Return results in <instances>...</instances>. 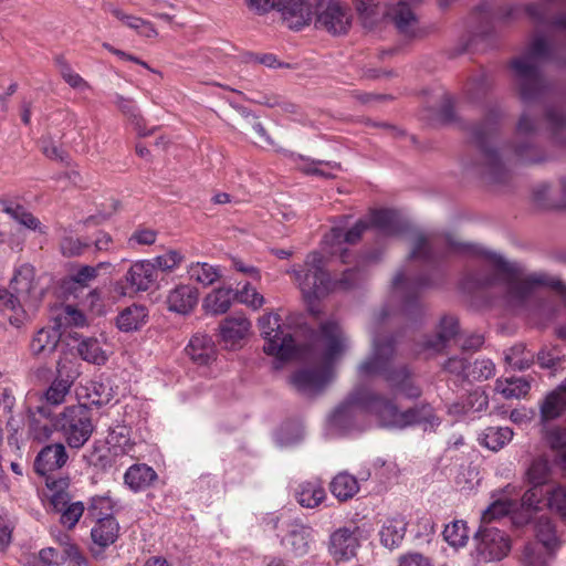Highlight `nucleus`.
<instances>
[{
	"label": "nucleus",
	"instance_id": "1",
	"mask_svg": "<svg viewBox=\"0 0 566 566\" xmlns=\"http://www.w3.org/2000/svg\"><path fill=\"white\" fill-rule=\"evenodd\" d=\"M462 252L483 256L493 268V273L482 270L469 274L463 284L468 289H486L497 284L505 286V302L510 307H523L535 296L537 287L547 286L559 292L566 303V287L559 279L546 273L524 275L517 263L506 261L502 255L473 244L459 243L452 238L446 239V247L439 244L437 237L417 232L408 260H419L426 264H434L447 258L450 252Z\"/></svg>",
	"mask_w": 566,
	"mask_h": 566
},
{
	"label": "nucleus",
	"instance_id": "2",
	"mask_svg": "<svg viewBox=\"0 0 566 566\" xmlns=\"http://www.w3.org/2000/svg\"><path fill=\"white\" fill-rule=\"evenodd\" d=\"M359 413L373 416L380 427L389 429L423 426L427 430L440 424V419L430 403L416 405L401 411L394 398L364 385L354 387L333 411L329 423L340 431H346L355 424Z\"/></svg>",
	"mask_w": 566,
	"mask_h": 566
},
{
	"label": "nucleus",
	"instance_id": "3",
	"mask_svg": "<svg viewBox=\"0 0 566 566\" xmlns=\"http://www.w3.org/2000/svg\"><path fill=\"white\" fill-rule=\"evenodd\" d=\"M391 315L387 306L382 307L374 317L371 324V350L369 355L357 366V376L368 379L381 377L395 395L409 400L421 397L422 389L415 381L413 373L408 365L395 366L396 339L394 336L385 339L378 335L380 325Z\"/></svg>",
	"mask_w": 566,
	"mask_h": 566
},
{
	"label": "nucleus",
	"instance_id": "4",
	"mask_svg": "<svg viewBox=\"0 0 566 566\" xmlns=\"http://www.w3.org/2000/svg\"><path fill=\"white\" fill-rule=\"evenodd\" d=\"M542 61L566 64V56H559L544 38L537 36L531 43L528 52L511 63L518 82L520 98L524 104L539 101L549 90V84L541 71Z\"/></svg>",
	"mask_w": 566,
	"mask_h": 566
},
{
	"label": "nucleus",
	"instance_id": "5",
	"mask_svg": "<svg viewBox=\"0 0 566 566\" xmlns=\"http://www.w3.org/2000/svg\"><path fill=\"white\" fill-rule=\"evenodd\" d=\"M289 273L294 275L295 282L307 300L321 298L334 291H348L355 287L360 279L359 270L347 269L339 280H332L325 270L324 256L316 251L307 254L303 268H293Z\"/></svg>",
	"mask_w": 566,
	"mask_h": 566
},
{
	"label": "nucleus",
	"instance_id": "6",
	"mask_svg": "<svg viewBox=\"0 0 566 566\" xmlns=\"http://www.w3.org/2000/svg\"><path fill=\"white\" fill-rule=\"evenodd\" d=\"M421 1L399 0L394 7L382 8L376 0H355V7L366 27L371 28L380 17L388 18L400 33L411 36L415 34L418 22L412 6L419 4Z\"/></svg>",
	"mask_w": 566,
	"mask_h": 566
},
{
	"label": "nucleus",
	"instance_id": "7",
	"mask_svg": "<svg viewBox=\"0 0 566 566\" xmlns=\"http://www.w3.org/2000/svg\"><path fill=\"white\" fill-rule=\"evenodd\" d=\"M315 357L323 365H334L349 348V338L335 319L322 322L312 334Z\"/></svg>",
	"mask_w": 566,
	"mask_h": 566
},
{
	"label": "nucleus",
	"instance_id": "8",
	"mask_svg": "<svg viewBox=\"0 0 566 566\" xmlns=\"http://www.w3.org/2000/svg\"><path fill=\"white\" fill-rule=\"evenodd\" d=\"M502 116L500 108H490L484 119L472 128L471 136L473 143L481 150L490 178L495 181H502L505 170L497 151L490 147V143L496 136L499 122Z\"/></svg>",
	"mask_w": 566,
	"mask_h": 566
},
{
	"label": "nucleus",
	"instance_id": "9",
	"mask_svg": "<svg viewBox=\"0 0 566 566\" xmlns=\"http://www.w3.org/2000/svg\"><path fill=\"white\" fill-rule=\"evenodd\" d=\"M54 426L71 449H81L95 429L90 408L81 403L65 407Z\"/></svg>",
	"mask_w": 566,
	"mask_h": 566
},
{
	"label": "nucleus",
	"instance_id": "10",
	"mask_svg": "<svg viewBox=\"0 0 566 566\" xmlns=\"http://www.w3.org/2000/svg\"><path fill=\"white\" fill-rule=\"evenodd\" d=\"M261 337L264 339L263 350L266 355L280 360L291 359L296 353L295 340L290 327L282 322L276 313H266L258 321Z\"/></svg>",
	"mask_w": 566,
	"mask_h": 566
},
{
	"label": "nucleus",
	"instance_id": "11",
	"mask_svg": "<svg viewBox=\"0 0 566 566\" xmlns=\"http://www.w3.org/2000/svg\"><path fill=\"white\" fill-rule=\"evenodd\" d=\"M251 9L265 13L277 9L290 29L301 30L312 21V8L308 0H247Z\"/></svg>",
	"mask_w": 566,
	"mask_h": 566
},
{
	"label": "nucleus",
	"instance_id": "12",
	"mask_svg": "<svg viewBox=\"0 0 566 566\" xmlns=\"http://www.w3.org/2000/svg\"><path fill=\"white\" fill-rule=\"evenodd\" d=\"M474 558L479 563L503 559L511 551L507 534L496 527L481 526L473 536Z\"/></svg>",
	"mask_w": 566,
	"mask_h": 566
},
{
	"label": "nucleus",
	"instance_id": "13",
	"mask_svg": "<svg viewBox=\"0 0 566 566\" xmlns=\"http://www.w3.org/2000/svg\"><path fill=\"white\" fill-rule=\"evenodd\" d=\"M431 281L426 275L417 277H407L405 270H399L392 280V289L396 293H401L402 304L401 314L416 319L422 314V306L419 302L420 292L424 287L431 286Z\"/></svg>",
	"mask_w": 566,
	"mask_h": 566
},
{
	"label": "nucleus",
	"instance_id": "14",
	"mask_svg": "<svg viewBox=\"0 0 566 566\" xmlns=\"http://www.w3.org/2000/svg\"><path fill=\"white\" fill-rule=\"evenodd\" d=\"M184 261V256L177 250H169L164 254L149 260H144V292L151 293L168 285L169 274Z\"/></svg>",
	"mask_w": 566,
	"mask_h": 566
},
{
	"label": "nucleus",
	"instance_id": "15",
	"mask_svg": "<svg viewBox=\"0 0 566 566\" xmlns=\"http://www.w3.org/2000/svg\"><path fill=\"white\" fill-rule=\"evenodd\" d=\"M352 17L349 10L338 0H329L317 4L315 28L327 31L333 35L347 33L350 28Z\"/></svg>",
	"mask_w": 566,
	"mask_h": 566
},
{
	"label": "nucleus",
	"instance_id": "16",
	"mask_svg": "<svg viewBox=\"0 0 566 566\" xmlns=\"http://www.w3.org/2000/svg\"><path fill=\"white\" fill-rule=\"evenodd\" d=\"M360 546V528L356 525L342 526L331 533L328 554L336 563L348 562L356 556Z\"/></svg>",
	"mask_w": 566,
	"mask_h": 566
},
{
	"label": "nucleus",
	"instance_id": "17",
	"mask_svg": "<svg viewBox=\"0 0 566 566\" xmlns=\"http://www.w3.org/2000/svg\"><path fill=\"white\" fill-rule=\"evenodd\" d=\"M369 228V224L365 220H358L350 229L343 231L340 228H333L328 233L324 235L323 244L324 249L331 255L339 254L343 263L348 262L349 251L344 244L357 243L363 233Z\"/></svg>",
	"mask_w": 566,
	"mask_h": 566
},
{
	"label": "nucleus",
	"instance_id": "18",
	"mask_svg": "<svg viewBox=\"0 0 566 566\" xmlns=\"http://www.w3.org/2000/svg\"><path fill=\"white\" fill-rule=\"evenodd\" d=\"M334 367L323 365L321 368H308L296 371L292 376V382L304 395L319 394L334 378Z\"/></svg>",
	"mask_w": 566,
	"mask_h": 566
},
{
	"label": "nucleus",
	"instance_id": "19",
	"mask_svg": "<svg viewBox=\"0 0 566 566\" xmlns=\"http://www.w3.org/2000/svg\"><path fill=\"white\" fill-rule=\"evenodd\" d=\"M460 331L459 321L453 315H444L440 318L438 332L434 335L426 336L420 345L421 353H441Z\"/></svg>",
	"mask_w": 566,
	"mask_h": 566
},
{
	"label": "nucleus",
	"instance_id": "20",
	"mask_svg": "<svg viewBox=\"0 0 566 566\" xmlns=\"http://www.w3.org/2000/svg\"><path fill=\"white\" fill-rule=\"evenodd\" d=\"M313 528L297 520L286 523V534L281 543L295 556H304L310 553L313 542Z\"/></svg>",
	"mask_w": 566,
	"mask_h": 566
},
{
	"label": "nucleus",
	"instance_id": "21",
	"mask_svg": "<svg viewBox=\"0 0 566 566\" xmlns=\"http://www.w3.org/2000/svg\"><path fill=\"white\" fill-rule=\"evenodd\" d=\"M76 376L77 371L67 369L65 363L60 359L56 364V377L43 394L44 401L51 406L63 403Z\"/></svg>",
	"mask_w": 566,
	"mask_h": 566
},
{
	"label": "nucleus",
	"instance_id": "22",
	"mask_svg": "<svg viewBox=\"0 0 566 566\" xmlns=\"http://www.w3.org/2000/svg\"><path fill=\"white\" fill-rule=\"evenodd\" d=\"M69 455L64 444L53 443L45 446L38 453L34 461V470L40 475L61 469L67 461Z\"/></svg>",
	"mask_w": 566,
	"mask_h": 566
},
{
	"label": "nucleus",
	"instance_id": "23",
	"mask_svg": "<svg viewBox=\"0 0 566 566\" xmlns=\"http://www.w3.org/2000/svg\"><path fill=\"white\" fill-rule=\"evenodd\" d=\"M250 328V321L242 314L228 316L219 325L220 337L228 348L237 347Z\"/></svg>",
	"mask_w": 566,
	"mask_h": 566
},
{
	"label": "nucleus",
	"instance_id": "24",
	"mask_svg": "<svg viewBox=\"0 0 566 566\" xmlns=\"http://www.w3.org/2000/svg\"><path fill=\"white\" fill-rule=\"evenodd\" d=\"M199 292L190 284H179L167 296V305L170 312L189 314L198 304Z\"/></svg>",
	"mask_w": 566,
	"mask_h": 566
},
{
	"label": "nucleus",
	"instance_id": "25",
	"mask_svg": "<svg viewBox=\"0 0 566 566\" xmlns=\"http://www.w3.org/2000/svg\"><path fill=\"white\" fill-rule=\"evenodd\" d=\"M407 526L408 522L402 514L396 513L388 516L382 522L379 531L380 543L382 546L389 549L399 547L405 538Z\"/></svg>",
	"mask_w": 566,
	"mask_h": 566
},
{
	"label": "nucleus",
	"instance_id": "26",
	"mask_svg": "<svg viewBox=\"0 0 566 566\" xmlns=\"http://www.w3.org/2000/svg\"><path fill=\"white\" fill-rule=\"evenodd\" d=\"M368 224L386 235L402 233L407 228L400 214L390 209L373 210Z\"/></svg>",
	"mask_w": 566,
	"mask_h": 566
},
{
	"label": "nucleus",
	"instance_id": "27",
	"mask_svg": "<svg viewBox=\"0 0 566 566\" xmlns=\"http://www.w3.org/2000/svg\"><path fill=\"white\" fill-rule=\"evenodd\" d=\"M62 333L59 327L45 326L40 328L31 339L30 350L33 356H48L55 352Z\"/></svg>",
	"mask_w": 566,
	"mask_h": 566
},
{
	"label": "nucleus",
	"instance_id": "28",
	"mask_svg": "<svg viewBox=\"0 0 566 566\" xmlns=\"http://www.w3.org/2000/svg\"><path fill=\"white\" fill-rule=\"evenodd\" d=\"M186 352L191 360L198 365H209L216 359L217 349L212 338L206 334H196L191 337Z\"/></svg>",
	"mask_w": 566,
	"mask_h": 566
},
{
	"label": "nucleus",
	"instance_id": "29",
	"mask_svg": "<svg viewBox=\"0 0 566 566\" xmlns=\"http://www.w3.org/2000/svg\"><path fill=\"white\" fill-rule=\"evenodd\" d=\"M1 210L7 213L11 219L25 227L27 229L38 231L42 234L46 233V227L41 221L29 212L23 206L13 203L12 201L0 198Z\"/></svg>",
	"mask_w": 566,
	"mask_h": 566
},
{
	"label": "nucleus",
	"instance_id": "30",
	"mask_svg": "<svg viewBox=\"0 0 566 566\" xmlns=\"http://www.w3.org/2000/svg\"><path fill=\"white\" fill-rule=\"evenodd\" d=\"M52 511L60 514V523L67 530L75 527L81 516L84 514L85 506L81 501L71 502L64 497L55 496Z\"/></svg>",
	"mask_w": 566,
	"mask_h": 566
},
{
	"label": "nucleus",
	"instance_id": "31",
	"mask_svg": "<svg viewBox=\"0 0 566 566\" xmlns=\"http://www.w3.org/2000/svg\"><path fill=\"white\" fill-rule=\"evenodd\" d=\"M489 398L484 391L475 389L467 395L461 401H455L449 406V413L462 416L469 413L481 412L486 409Z\"/></svg>",
	"mask_w": 566,
	"mask_h": 566
},
{
	"label": "nucleus",
	"instance_id": "32",
	"mask_svg": "<svg viewBox=\"0 0 566 566\" xmlns=\"http://www.w3.org/2000/svg\"><path fill=\"white\" fill-rule=\"evenodd\" d=\"M329 490L337 500L345 502L359 492L358 479L346 471L339 472L331 481Z\"/></svg>",
	"mask_w": 566,
	"mask_h": 566
},
{
	"label": "nucleus",
	"instance_id": "33",
	"mask_svg": "<svg viewBox=\"0 0 566 566\" xmlns=\"http://www.w3.org/2000/svg\"><path fill=\"white\" fill-rule=\"evenodd\" d=\"M566 411V385L558 386L549 392L541 406L543 420H554Z\"/></svg>",
	"mask_w": 566,
	"mask_h": 566
},
{
	"label": "nucleus",
	"instance_id": "34",
	"mask_svg": "<svg viewBox=\"0 0 566 566\" xmlns=\"http://www.w3.org/2000/svg\"><path fill=\"white\" fill-rule=\"evenodd\" d=\"M237 293L231 287H219L213 290L205 298L203 306L207 312L213 315L224 314L231 306Z\"/></svg>",
	"mask_w": 566,
	"mask_h": 566
},
{
	"label": "nucleus",
	"instance_id": "35",
	"mask_svg": "<svg viewBox=\"0 0 566 566\" xmlns=\"http://www.w3.org/2000/svg\"><path fill=\"white\" fill-rule=\"evenodd\" d=\"M118 530L115 517L99 518L91 530L92 541L101 547H107L117 539Z\"/></svg>",
	"mask_w": 566,
	"mask_h": 566
},
{
	"label": "nucleus",
	"instance_id": "36",
	"mask_svg": "<svg viewBox=\"0 0 566 566\" xmlns=\"http://www.w3.org/2000/svg\"><path fill=\"white\" fill-rule=\"evenodd\" d=\"M298 504L306 509L317 507L326 497L324 488L316 482H303L295 491Z\"/></svg>",
	"mask_w": 566,
	"mask_h": 566
},
{
	"label": "nucleus",
	"instance_id": "37",
	"mask_svg": "<svg viewBox=\"0 0 566 566\" xmlns=\"http://www.w3.org/2000/svg\"><path fill=\"white\" fill-rule=\"evenodd\" d=\"M187 274L191 281L210 286L221 277L220 266L207 262H192L187 266Z\"/></svg>",
	"mask_w": 566,
	"mask_h": 566
},
{
	"label": "nucleus",
	"instance_id": "38",
	"mask_svg": "<svg viewBox=\"0 0 566 566\" xmlns=\"http://www.w3.org/2000/svg\"><path fill=\"white\" fill-rule=\"evenodd\" d=\"M54 325L60 332L69 327H83L86 325V316L84 313L73 305H61L53 317Z\"/></svg>",
	"mask_w": 566,
	"mask_h": 566
},
{
	"label": "nucleus",
	"instance_id": "39",
	"mask_svg": "<svg viewBox=\"0 0 566 566\" xmlns=\"http://www.w3.org/2000/svg\"><path fill=\"white\" fill-rule=\"evenodd\" d=\"M513 438L510 427H489L480 436L479 441L492 451H499Z\"/></svg>",
	"mask_w": 566,
	"mask_h": 566
},
{
	"label": "nucleus",
	"instance_id": "40",
	"mask_svg": "<svg viewBox=\"0 0 566 566\" xmlns=\"http://www.w3.org/2000/svg\"><path fill=\"white\" fill-rule=\"evenodd\" d=\"M552 474L549 461L544 457L535 458L525 471L524 480L530 485L543 486L548 483Z\"/></svg>",
	"mask_w": 566,
	"mask_h": 566
},
{
	"label": "nucleus",
	"instance_id": "41",
	"mask_svg": "<svg viewBox=\"0 0 566 566\" xmlns=\"http://www.w3.org/2000/svg\"><path fill=\"white\" fill-rule=\"evenodd\" d=\"M115 292L120 296H133L142 290V261H136L123 280L115 284Z\"/></svg>",
	"mask_w": 566,
	"mask_h": 566
},
{
	"label": "nucleus",
	"instance_id": "42",
	"mask_svg": "<svg viewBox=\"0 0 566 566\" xmlns=\"http://www.w3.org/2000/svg\"><path fill=\"white\" fill-rule=\"evenodd\" d=\"M551 138L555 144H566V113L557 107H549L545 113Z\"/></svg>",
	"mask_w": 566,
	"mask_h": 566
},
{
	"label": "nucleus",
	"instance_id": "43",
	"mask_svg": "<svg viewBox=\"0 0 566 566\" xmlns=\"http://www.w3.org/2000/svg\"><path fill=\"white\" fill-rule=\"evenodd\" d=\"M86 397L91 405L101 407L114 398V391L108 380L94 379L86 386Z\"/></svg>",
	"mask_w": 566,
	"mask_h": 566
},
{
	"label": "nucleus",
	"instance_id": "44",
	"mask_svg": "<svg viewBox=\"0 0 566 566\" xmlns=\"http://www.w3.org/2000/svg\"><path fill=\"white\" fill-rule=\"evenodd\" d=\"M34 268L29 263H24L15 270V273L10 281V289L18 294L30 295L34 289Z\"/></svg>",
	"mask_w": 566,
	"mask_h": 566
},
{
	"label": "nucleus",
	"instance_id": "45",
	"mask_svg": "<svg viewBox=\"0 0 566 566\" xmlns=\"http://www.w3.org/2000/svg\"><path fill=\"white\" fill-rule=\"evenodd\" d=\"M535 536L546 551L554 552L559 546L555 525L548 517L541 516L537 520L535 523Z\"/></svg>",
	"mask_w": 566,
	"mask_h": 566
},
{
	"label": "nucleus",
	"instance_id": "46",
	"mask_svg": "<svg viewBox=\"0 0 566 566\" xmlns=\"http://www.w3.org/2000/svg\"><path fill=\"white\" fill-rule=\"evenodd\" d=\"M548 447L556 452V462L566 470V427L549 429L545 436Z\"/></svg>",
	"mask_w": 566,
	"mask_h": 566
},
{
	"label": "nucleus",
	"instance_id": "47",
	"mask_svg": "<svg viewBox=\"0 0 566 566\" xmlns=\"http://www.w3.org/2000/svg\"><path fill=\"white\" fill-rule=\"evenodd\" d=\"M504 359L513 369L525 370L533 365L534 354L524 344H516L505 353Z\"/></svg>",
	"mask_w": 566,
	"mask_h": 566
},
{
	"label": "nucleus",
	"instance_id": "48",
	"mask_svg": "<svg viewBox=\"0 0 566 566\" xmlns=\"http://www.w3.org/2000/svg\"><path fill=\"white\" fill-rule=\"evenodd\" d=\"M114 104L118 107L122 114L127 117L129 123L134 126L137 137L142 136L140 117L138 113V105L135 99L125 97L118 93L114 95Z\"/></svg>",
	"mask_w": 566,
	"mask_h": 566
},
{
	"label": "nucleus",
	"instance_id": "49",
	"mask_svg": "<svg viewBox=\"0 0 566 566\" xmlns=\"http://www.w3.org/2000/svg\"><path fill=\"white\" fill-rule=\"evenodd\" d=\"M496 388L507 399L525 397L530 389V382L524 378H507L504 381L501 379L496 380Z\"/></svg>",
	"mask_w": 566,
	"mask_h": 566
},
{
	"label": "nucleus",
	"instance_id": "50",
	"mask_svg": "<svg viewBox=\"0 0 566 566\" xmlns=\"http://www.w3.org/2000/svg\"><path fill=\"white\" fill-rule=\"evenodd\" d=\"M78 355L86 361L103 365L107 360L105 352L95 338H82L77 345Z\"/></svg>",
	"mask_w": 566,
	"mask_h": 566
},
{
	"label": "nucleus",
	"instance_id": "51",
	"mask_svg": "<svg viewBox=\"0 0 566 566\" xmlns=\"http://www.w3.org/2000/svg\"><path fill=\"white\" fill-rule=\"evenodd\" d=\"M142 324V306L134 304L124 308L116 317L119 331L130 333L137 331Z\"/></svg>",
	"mask_w": 566,
	"mask_h": 566
},
{
	"label": "nucleus",
	"instance_id": "52",
	"mask_svg": "<svg viewBox=\"0 0 566 566\" xmlns=\"http://www.w3.org/2000/svg\"><path fill=\"white\" fill-rule=\"evenodd\" d=\"M114 503L108 495H95L91 497L85 518L99 520L113 516Z\"/></svg>",
	"mask_w": 566,
	"mask_h": 566
},
{
	"label": "nucleus",
	"instance_id": "53",
	"mask_svg": "<svg viewBox=\"0 0 566 566\" xmlns=\"http://www.w3.org/2000/svg\"><path fill=\"white\" fill-rule=\"evenodd\" d=\"M304 161L303 165L300 166V170L306 175H314L324 179L334 178L335 175L333 170H337L340 168V165L335 161H325V160H308L302 158Z\"/></svg>",
	"mask_w": 566,
	"mask_h": 566
},
{
	"label": "nucleus",
	"instance_id": "54",
	"mask_svg": "<svg viewBox=\"0 0 566 566\" xmlns=\"http://www.w3.org/2000/svg\"><path fill=\"white\" fill-rule=\"evenodd\" d=\"M444 541L453 547H463L469 539L467 523L461 520L446 525L442 532Z\"/></svg>",
	"mask_w": 566,
	"mask_h": 566
},
{
	"label": "nucleus",
	"instance_id": "55",
	"mask_svg": "<svg viewBox=\"0 0 566 566\" xmlns=\"http://www.w3.org/2000/svg\"><path fill=\"white\" fill-rule=\"evenodd\" d=\"M518 507V502L513 499H499L495 500L484 512L483 521L490 522L492 520L505 516Z\"/></svg>",
	"mask_w": 566,
	"mask_h": 566
},
{
	"label": "nucleus",
	"instance_id": "56",
	"mask_svg": "<svg viewBox=\"0 0 566 566\" xmlns=\"http://www.w3.org/2000/svg\"><path fill=\"white\" fill-rule=\"evenodd\" d=\"M493 84L492 77L484 70L470 78L467 84V93L472 101L486 94Z\"/></svg>",
	"mask_w": 566,
	"mask_h": 566
},
{
	"label": "nucleus",
	"instance_id": "57",
	"mask_svg": "<svg viewBox=\"0 0 566 566\" xmlns=\"http://www.w3.org/2000/svg\"><path fill=\"white\" fill-rule=\"evenodd\" d=\"M565 355L556 347H544L537 353V363L542 368L556 373L562 367Z\"/></svg>",
	"mask_w": 566,
	"mask_h": 566
},
{
	"label": "nucleus",
	"instance_id": "58",
	"mask_svg": "<svg viewBox=\"0 0 566 566\" xmlns=\"http://www.w3.org/2000/svg\"><path fill=\"white\" fill-rule=\"evenodd\" d=\"M106 443L123 453L129 452L132 449L129 430L125 426H117L111 429L106 437Z\"/></svg>",
	"mask_w": 566,
	"mask_h": 566
},
{
	"label": "nucleus",
	"instance_id": "59",
	"mask_svg": "<svg viewBox=\"0 0 566 566\" xmlns=\"http://www.w3.org/2000/svg\"><path fill=\"white\" fill-rule=\"evenodd\" d=\"M84 458L88 465L103 471L108 470L113 465L109 448L94 446Z\"/></svg>",
	"mask_w": 566,
	"mask_h": 566
},
{
	"label": "nucleus",
	"instance_id": "60",
	"mask_svg": "<svg viewBox=\"0 0 566 566\" xmlns=\"http://www.w3.org/2000/svg\"><path fill=\"white\" fill-rule=\"evenodd\" d=\"M544 497V493L542 491V486L531 485L521 497V507L525 511L526 517L525 521L531 518V513L533 511H537L539 504Z\"/></svg>",
	"mask_w": 566,
	"mask_h": 566
},
{
	"label": "nucleus",
	"instance_id": "61",
	"mask_svg": "<svg viewBox=\"0 0 566 566\" xmlns=\"http://www.w3.org/2000/svg\"><path fill=\"white\" fill-rule=\"evenodd\" d=\"M303 438L302 429L296 424L282 426L275 433V442L280 447H292Z\"/></svg>",
	"mask_w": 566,
	"mask_h": 566
},
{
	"label": "nucleus",
	"instance_id": "62",
	"mask_svg": "<svg viewBox=\"0 0 566 566\" xmlns=\"http://www.w3.org/2000/svg\"><path fill=\"white\" fill-rule=\"evenodd\" d=\"M553 552L543 551L536 544H528L524 548L525 566H548V559Z\"/></svg>",
	"mask_w": 566,
	"mask_h": 566
},
{
	"label": "nucleus",
	"instance_id": "63",
	"mask_svg": "<svg viewBox=\"0 0 566 566\" xmlns=\"http://www.w3.org/2000/svg\"><path fill=\"white\" fill-rule=\"evenodd\" d=\"M495 374V365L489 358L476 359L470 365L468 377L473 380H485Z\"/></svg>",
	"mask_w": 566,
	"mask_h": 566
},
{
	"label": "nucleus",
	"instance_id": "64",
	"mask_svg": "<svg viewBox=\"0 0 566 566\" xmlns=\"http://www.w3.org/2000/svg\"><path fill=\"white\" fill-rule=\"evenodd\" d=\"M548 507L566 518V488L556 486L547 494Z\"/></svg>",
	"mask_w": 566,
	"mask_h": 566
}]
</instances>
